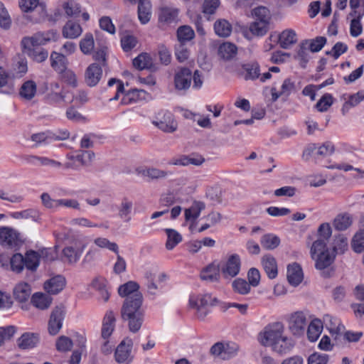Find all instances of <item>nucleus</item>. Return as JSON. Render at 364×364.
Wrapping results in <instances>:
<instances>
[{
	"label": "nucleus",
	"mask_w": 364,
	"mask_h": 364,
	"mask_svg": "<svg viewBox=\"0 0 364 364\" xmlns=\"http://www.w3.org/2000/svg\"><path fill=\"white\" fill-rule=\"evenodd\" d=\"M139 288V286L136 282L131 281L121 285L118 289V293L122 297L129 298L136 293H141Z\"/></svg>",
	"instance_id": "obj_45"
},
{
	"label": "nucleus",
	"mask_w": 364,
	"mask_h": 364,
	"mask_svg": "<svg viewBox=\"0 0 364 364\" xmlns=\"http://www.w3.org/2000/svg\"><path fill=\"white\" fill-rule=\"evenodd\" d=\"M25 267L32 271L36 270L39 265V255L35 251H29L24 257Z\"/></svg>",
	"instance_id": "obj_53"
},
{
	"label": "nucleus",
	"mask_w": 364,
	"mask_h": 364,
	"mask_svg": "<svg viewBox=\"0 0 364 364\" xmlns=\"http://www.w3.org/2000/svg\"><path fill=\"white\" fill-rule=\"evenodd\" d=\"M262 267L270 279H275L278 274L276 259L271 255H265L261 259Z\"/></svg>",
	"instance_id": "obj_19"
},
{
	"label": "nucleus",
	"mask_w": 364,
	"mask_h": 364,
	"mask_svg": "<svg viewBox=\"0 0 364 364\" xmlns=\"http://www.w3.org/2000/svg\"><path fill=\"white\" fill-rule=\"evenodd\" d=\"M36 84L33 80L25 82L21 87L19 95L27 100L33 99L36 93Z\"/></svg>",
	"instance_id": "obj_40"
},
{
	"label": "nucleus",
	"mask_w": 364,
	"mask_h": 364,
	"mask_svg": "<svg viewBox=\"0 0 364 364\" xmlns=\"http://www.w3.org/2000/svg\"><path fill=\"white\" fill-rule=\"evenodd\" d=\"M323 329V324L321 320L314 319L309 325L307 336L310 341H316L319 337Z\"/></svg>",
	"instance_id": "obj_38"
},
{
	"label": "nucleus",
	"mask_w": 364,
	"mask_h": 364,
	"mask_svg": "<svg viewBox=\"0 0 364 364\" xmlns=\"http://www.w3.org/2000/svg\"><path fill=\"white\" fill-rule=\"evenodd\" d=\"M287 279L293 286L299 285L303 279V272L299 264L293 263L287 267Z\"/></svg>",
	"instance_id": "obj_28"
},
{
	"label": "nucleus",
	"mask_w": 364,
	"mask_h": 364,
	"mask_svg": "<svg viewBox=\"0 0 364 364\" xmlns=\"http://www.w3.org/2000/svg\"><path fill=\"white\" fill-rule=\"evenodd\" d=\"M72 346L73 341L67 336H62L56 341V348L58 351L65 352L70 350Z\"/></svg>",
	"instance_id": "obj_63"
},
{
	"label": "nucleus",
	"mask_w": 364,
	"mask_h": 364,
	"mask_svg": "<svg viewBox=\"0 0 364 364\" xmlns=\"http://www.w3.org/2000/svg\"><path fill=\"white\" fill-rule=\"evenodd\" d=\"M51 66L58 73L68 68V61L63 53L53 52L50 55Z\"/></svg>",
	"instance_id": "obj_35"
},
{
	"label": "nucleus",
	"mask_w": 364,
	"mask_h": 364,
	"mask_svg": "<svg viewBox=\"0 0 364 364\" xmlns=\"http://www.w3.org/2000/svg\"><path fill=\"white\" fill-rule=\"evenodd\" d=\"M333 103V97L330 94H325L316 103V107L319 112L326 111Z\"/></svg>",
	"instance_id": "obj_64"
},
{
	"label": "nucleus",
	"mask_w": 364,
	"mask_h": 364,
	"mask_svg": "<svg viewBox=\"0 0 364 364\" xmlns=\"http://www.w3.org/2000/svg\"><path fill=\"white\" fill-rule=\"evenodd\" d=\"M260 242L263 248L266 250H274L279 245L280 239L275 235L266 234L262 237Z\"/></svg>",
	"instance_id": "obj_51"
},
{
	"label": "nucleus",
	"mask_w": 364,
	"mask_h": 364,
	"mask_svg": "<svg viewBox=\"0 0 364 364\" xmlns=\"http://www.w3.org/2000/svg\"><path fill=\"white\" fill-rule=\"evenodd\" d=\"M10 264L12 271L20 273L25 266L24 257L21 254H14L12 257L10 258Z\"/></svg>",
	"instance_id": "obj_54"
},
{
	"label": "nucleus",
	"mask_w": 364,
	"mask_h": 364,
	"mask_svg": "<svg viewBox=\"0 0 364 364\" xmlns=\"http://www.w3.org/2000/svg\"><path fill=\"white\" fill-rule=\"evenodd\" d=\"M334 151V146L331 142H326L319 147H316L315 145H311L305 149L303 156L306 157L311 155L318 156H328L332 154Z\"/></svg>",
	"instance_id": "obj_18"
},
{
	"label": "nucleus",
	"mask_w": 364,
	"mask_h": 364,
	"mask_svg": "<svg viewBox=\"0 0 364 364\" xmlns=\"http://www.w3.org/2000/svg\"><path fill=\"white\" fill-rule=\"evenodd\" d=\"M268 24L253 21L250 25V33L255 36H263L268 31Z\"/></svg>",
	"instance_id": "obj_59"
},
{
	"label": "nucleus",
	"mask_w": 364,
	"mask_h": 364,
	"mask_svg": "<svg viewBox=\"0 0 364 364\" xmlns=\"http://www.w3.org/2000/svg\"><path fill=\"white\" fill-rule=\"evenodd\" d=\"M133 65L139 70H150L156 71L157 70L151 57L146 53H142L136 57L133 60Z\"/></svg>",
	"instance_id": "obj_20"
},
{
	"label": "nucleus",
	"mask_w": 364,
	"mask_h": 364,
	"mask_svg": "<svg viewBox=\"0 0 364 364\" xmlns=\"http://www.w3.org/2000/svg\"><path fill=\"white\" fill-rule=\"evenodd\" d=\"M269 38L272 41L279 43V46H291L296 44L298 40L296 31L291 28L285 29L280 33H272Z\"/></svg>",
	"instance_id": "obj_11"
},
{
	"label": "nucleus",
	"mask_w": 364,
	"mask_h": 364,
	"mask_svg": "<svg viewBox=\"0 0 364 364\" xmlns=\"http://www.w3.org/2000/svg\"><path fill=\"white\" fill-rule=\"evenodd\" d=\"M165 232L167 235L166 248L171 250L182 241V235L174 229L166 228Z\"/></svg>",
	"instance_id": "obj_39"
},
{
	"label": "nucleus",
	"mask_w": 364,
	"mask_h": 364,
	"mask_svg": "<svg viewBox=\"0 0 364 364\" xmlns=\"http://www.w3.org/2000/svg\"><path fill=\"white\" fill-rule=\"evenodd\" d=\"M133 207V203L127 198H124L118 208L119 217L122 219H124L125 221L129 222L131 220L129 216Z\"/></svg>",
	"instance_id": "obj_46"
},
{
	"label": "nucleus",
	"mask_w": 364,
	"mask_h": 364,
	"mask_svg": "<svg viewBox=\"0 0 364 364\" xmlns=\"http://www.w3.org/2000/svg\"><path fill=\"white\" fill-rule=\"evenodd\" d=\"M18 243V233L9 227L0 228V245L7 247H14Z\"/></svg>",
	"instance_id": "obj_12"
},
{
	"label": "nucleus",
	"mask_w": 364,
	"mask_h": 364,
	"mask_svg": "<svg viewBox=\"0 0 364 364\" xmlns=\"http://www.w3.org/2000/svg\"><path fill=\"white\" fill-rule=\"evenodd\" d=\"M94 243L100 248H106L118 254L119 247L117 243L110 242L105 237H97L95 239Z\"/></svg>",
	"instance_id": "obj_58"
},
{
	"label": "nucleus",
	"mask_w": 364,
	"mask_h": 364,
	"mask_svg": "<svg viewBox=\"0 0 364 364\" xmlns=\"http://www.w3.org/2000/svg\"><path fill=\"white\" fill-rule=\"evenodd\" d=\"M205 203L200 201H195L192 205L185 210V218L186 220L196 219L200 212L205 209Z\"/></svg>",
	"instance_id": "obj_48"
},
{
	"label": "nucleus",
	"mask_w": 364,
	"mask_h": 364,
	"mask_svg": "<svg viewBox=\"0 0 364 364\" xmlns=\"http://www.w3.org/2000/svg\"><path fill=\"white\" fill-rule=\"evenodd\" d=\"M19 7L23 12H29L37 9L41 12V17L46 16L45 5L39 3V0H19Z\"/></svg>",
	"instance_id": "obj_31"
},
{
	"label": "nucleus",
	"mask_w": 364,
	"mask_h": 364,
	"mask_svg": "<svg viewBox=\"0 0 364 364\" xmlns=\"http://www.w3.org/2000/svg\"><path fill=\"white\" fill-rule=\"evenodd\" d=\"M323 47H299L296 51V54L294 55V58L299 61V65L305 68L307 63L310 59V53H317L321 50Z\"/></svg>",
	"instance_id": "obj_22"
},
{
	"label": "nucleus",
	"mask_w": 364,
	"mask_h": 364,
	"mask_svg": "<svg viewBox=\"0 0 364 364\" xmlns=\"http://www.w3.org/2000/svg\"><path fill=\"white\" fill-rule=\"evenodd\" d=\"M142 302L141 293H136L125 299L121 309L122 318L128 322L129 329L132 333L138 332L144 321Z\"/></svg>",
	"instance_id": "obj_3"
},
{
	"label": "nucleus",
	"mask_w": 364,
	"mask_h": 364,
	"mask_svg": "<svg viewBox=\"0 0 364 364\" xmlns=\"http://www.w3.org/2000/svg\"><path fill=\"white\" fill-rule=\"evenodd\" d=\"M64 316V310L61 306H56L51 312L49 322L48 331L51 335H55L62 327V321Z\"/></svg>",
	"instance_id": "obj_13"
},
{
	"label": "nucleus",
	"mask_w": 364,
	"mask_h": 364,
	"mask_svg": "<svg viewBox=\"0 0 364 364\" xmlns=\"http://www.w3.org/2000/svg\"><path fill=\"white\" fill-rule=\"evenodd\" d=\"M217 54L220 60L230 61L236 58L237 47H217Z\"/></svg>",
	"instance_id": "obj_43"
},
{
	"label": "nucleus",
	"mask_w": 364,
	"mask_h": 364,
	"mask_svg": "<svg viewBox=\"0 0 364 364\" xmlns=\"http://www.w3.org/2000/svg\"><path fill=\"white\" fill-rule=\"evenodd\" d=\"M60 80L72 87L77 86V77L73 70L66 68L58 73Z\"/></svg>",
	"instance_id": "obj_47"
},
{
	"label": "nucleus",
	"mask_w": 364,
	"mask_h": 364,
	"mask_svg": "<svg viewBox=\"0 0 364 364\" xmlns=\"http://www.w3.org/2000/svg\"><path fill=\"white\" fill-rule=\"evenodd\" d=\"M194 35L193 30L188 26H181L177 31L178 39L181 43L191 40Z\"/></svg>",
	"instance_id": "obj_56"
},
{
	"label": "nucleus",
	"mask_w": 364,
	"mask_h": 364,
	"mask_svg": "<svg viewBox=\"0 0 364 364\" xmlns=\"http://www.w3.org/2000/svg\"><path fill=\"white\" fill-rule=\"evenodd\" d=\"M352 248L357 253H360L364 250V231L354 235L352 240Z\"/></svg>",
	"instance_id": "obj_61"
},
{
	"label": "nucleus",
	"mask_w": 364,
	"mask_h": 364,
	"mask_svg": "<svg viewBox=\"0 0 364 364\" xmlns=\"http://www.w3.org/2000/svg\"><path fill=\"white\" fill-rule=\"evenodd\" d=\"M348 248V238L343 234L334 235L332 242V252L343 254Z\"/></svg>",
	"instance_id": "obj_36"
},
{
	"label": "nucleus",
	"mask_w": 364,
	"mask_h": 364,
	"mask_svg": "<svg viewBox=\"0 0 364 364\" xmlns=\"http://www.w3.org/2000/svg\"><path fill=\"white\" fill-rule=\"evenodd\" d=\"M149 94L144 90L132 89L127 92L123 96L121 103L129 105L141 100H146Z\"/></svg>",
	"instance_id": "obj_23"
},
{
	"label": "nucleus",
	"mask_w": 364,
	"mask_h": 364,
	"mask_svg": "<svg viewBox=\"0 0 364 364\" xmlns=\"http://www.w3.org/2000/svg\"><path fill=\"white\" fill-rule=\"evenodd\" d=\"M11 81V75L2 66H0V88L5 87L6 88V93H12L14 85Z\"/></svg>",
	"instance_id": "obj_49"
},
{
	"label": "nucleus",
	"mask_w": 364,
	"mask_h": 364,
	"mask_svg": "<svg viewBox=\"0 0 364 364\" xmlns=\"http://www.w3.org/2000/svg\"><path fill=\"white\" fill-rule=\"evenodd\" d=\"M106 48V47H95L92 51L93 60L99 62L102 66L107 65V52Z\"/></svg>",
	"instance_id": "obj_60"
},
{
	"label": "nucleus",
	"mask_w": 364,
	"mask_h": 364,
	"mask_svg": "<svg viewBox=\"0 0 364 364\" xmlns=\"http://www.w3.org/2000/svg\"><path fill=\"white\" fill-rule=\"evenodd\" d=\"M178 9L170 6H161L159 14L160 23L170 24L176 21L178 18Z\"/></svg>",
	"instance_id": "obj_26"
},
{
	"label": "nucleus",
	"mask_w": 364,
	"mask_h": 364,
	"mask_svg": "<svg viewBox=\"0 0 364 364\" xmlns=\"http://www.w3.org/2000/svg\"><path fill=\"white\" fill-rule=\"evenodd\" d=\"M69 137V133L64 132L62 136H56L55 134L50 132H39L31 135V141L36 143V145L41 144H50L53 141L64 140Z\"/></svg>",
	"instance_id": "obj_15"
},
{
	"label": "nucleus",
	"mask_w": 364,
	"mask_h": 364,
	"mask_svg": "<svg viewBox=\"0 0 364 364\" xmlns=\"http://www.w3.org/2000/svg\"><path fill=\"white\" fill-rule=\"evenodd\" d=\"M23 53L38 63L44 61L48 56V52L43 47H23Z\"/></svg>",
	"instance_id": "obj_33"
},
{
	"label": "nucleus",
	"mask_w": 364,
	"mask_h": 364,
	"mask_svg": "<svg viewBox=\"0 0 364 364\" xmlns=\"http://www.w3.org/2000/svg\"><path fill=\"white\" fill-rule=\"evenodd\" d=\"M353 223V216L348 213L338 214L333 220L332 225L335 230L344 231Z\"/></svg>",
	"instance_id": "obj_25"
},
{
	"label": "nucleus",
	"mask_w": 364,
	"mask_h": 364,
	"mask_svg": "<svg viewBox=\"0 0 364 364\" xmlns=\"http://www.w3.org/2000/svg\"><path fill=\"white\" fill-rule=\"evenodd\" d=\"M82 33L81 26L76 23L68 21L63 27V35L66 38H75Z\"/></svg>",
	"instance_id": "obj_44"
},
{
	"label": "nucleus",
	"mask_w": 364,
	"mask_h": 364,
	"mask_svg": "<svg viewBox=\"0 0 364 364\" xmlns=\"http://www.w3.org/2000/svg\"><path fill=\"white\" fill-rule=\"evenodd\" d=\"M102 69L97 63L90 64L85 73V81L90 87L95 86L101 79Z\"/></svg>",
	"instance_id": "obj_16"
},
{
	"label": "nucleus",
	"mask_w": 364,
	"mask_h": 364,
	"mask_svg": "<svg viewBox=\"0 0 364 364\" xmlns=\"http://www.w3.org/2000/svg\"><path fill=\"white\" fill-rule=\"evenodd\" d=\"M288 328L293 336L299 337L304 333L307 318L303 311L291 314L287 319Z\"/></svg>",
	"instance_id": "obj_8"
},
{
	"label": "nucleus",
	"mask_w": 364,
	"mask_h": 364,
	"mask_svg": "<svg viewBox=\"0 0 364 364\" xmlns=\"http://www.w3.org/2000/svg\"><path fill=\"white\" fill-rule=\"evenodd\" d=\"M53 301V298L44 293L37 292L31 296V302L37 309L46 310L48 309Z\"/></svg>",
	"instance_id": "obj_27"
},
{
	"label": "nucleus",
	"mask_w": 364,
	"mask_h": 364,
	"mask_svg": "<svg viewBox=\"0 0 364 364\" xmlns=\"http://www.w3.org/2000/svg\"><path fill=\"white\" fill-rule=\"evenodd\" d=\"M115 316L112 311L106 313L102 328V336L104 339L107 338L112 333L115 326Z\"/></svg>",
	"instance_id": "obj_30"
},
{
	"label": "nucleus",
	"mask_w": 364,
	"mask_h": 364,
	"mask_svg": "<svg viewBox=\"0 0 364 364\" xmlns=\"http://www.w3.org/2000/svg\"><path fill=\"white\" fill-rule=\"evenodd\" d=\"M332 235L329 223H324L319 225L316 239L310 247V255L315 262V267L322 270L330 267L334 262L336 254L327 247V243Z\"/></svg>",
	"instance_id": "obj_1"
},
{
	"label": "nucleus",
	"mask_w": 364,
	"mask_h": 364,
	"mask_svg": "<svg viewBox=\"0 0 364 364\" xmlns=\"http://www.w3.org/2000/svg\"><path fill=\"white\" fill-rule=\"evenodd\" d=\"M214 31L216 35L220 37L225 38L230 35L232 32V25L224 18L218 19L214 23Z\"/></svg>",
	"instance_id": "obj_37"
},
{
	"label": "nucleus",
	"mask_w": 364,
	"mask_h": 364,
	"mask_svg": "<svg viewBox=\"0 0 364 364\" xmlns=\"http://www.w3.org/2000/svg\"><path fill=\"white\" fill-rule=\"evenodd\" d=\"M219 266L215 264H210L200 273V278L203 280L214 282L219 279Z\"/></svg>",
	"instance_id": "obj_41"
},
{
	"label": "nucleus",
	"mask_w": 364,
	"mask_h": 364,
	"mask_svg": "<svg viewBox=\"0 0 364 364\" xmlns=\"http://www.w3.org/2000/svg\"><path fill=\"white\" fill-rule=\"evenodd\" d=\"M152 123L160 130L166 133H173L178 128V123L173 114L168 110L159 111Z\"/></svg>",
	"instance_id": "obj_7"
},
{
	"label": "nucleus",
	"mask_w": 364,
	"mask_h": 364,
	"mask_svg": "<svg viewBox=\"0 0 364 364\" xmlns=\"http://www.w3.org/2000/svg\"><path fill=\"white\" fill-rule=\"evenodd\" d=\"M252 16L254 21L260 22L264 24L269 23L270 13L267 8L264 6H258L252 11Z\"/></svg>",
	"instance_id": "obj_42"
},
{
	"label": "nucleus",
	"mask_w": 364,
	"mask_h": 364,
	"mask_svg": "<svg viewBox=\"0 0 364 364\" xmlns=\"http://www.w3.org/2000/svg\"><path fill=\"white\" fill-rule=\"evenodd\" d=\"M323 321L332 334H338L344 329V326L340 323L339 321L330 315H326Z\"/></svg>",
	"instance_id": "obj_50"
},
{
	"label": "nucleus",
	"mask_w": 364,
	"mask_h": 364,
	"mask_svg": "<svg viewBox=\"0 0 364 364\" xmlns=\"http://www.w3.org/2000/svg\"><path fill=\"white\" fill-rule=\"evenodd\" d=\"M364 100V91H359L349 97L348 100L344 104L343 110L355 107Z\"/></svg>",
	"instance_id": "obj_62"
},
{
	"label": "nucleus",
	"mask_w": 364,
	"mask_h": 364,
	"mask_svg": "<svg viewBox=\"0 0 364 364\" xmlns=\"http://www.w3.org/2000/svg\"><path fill=\"white\" fill-rule=\"evenodd\" d=\"M65 283V279L63 276L57 275L44 283V289L49 294H56L63 289Z\"/></svg>",
	"instance_id": "obj_21"
},
{
	"label": "nucleus",
	"mask_w": 364,
	"mask_h": 364,
	"mask_svg": "<svg viewBox=\"0 0 364 364\" xmlns=\"http://www.w3.org/2000/svg\"><path fill=\"white\" fill-rule=\"evenodd\" d=\"M38 341L39 337L37 333L26 332L17 340V345L19 348L26 350L34 348Z\"/></svg>",
	"instance_id": "obj_24"
},
{
	"label": "nucleus",
	"mask_w": 364,
	"mask_h": 364,
	"mask_svg": "<svg viewBox=\"0 0 364 364\" xmlns=\"http://www.w3.org/2000/svg\"><path fill=\"white\" fill-rule=\"evenodd\" d=\"M242 68L247 73L245 76V80H255L259 77V66L257 63L245 64Z\"/></svg>",
	"instance_id": "obj_55"
},
{
	"label": "nucleus",
	"mask_w": 364,
	"mask_h": 364,
	"mask_svg": "<svg viewBox=\"0 0 364 364\" xmlns=\"http://www.w3.org/2000/svg\"><path fill=\"white\" fill-rule=\"evenodd\" d=\"M218 303V299L209 294L192 295L189 299L191 307L196 310V316L200 320H203L208 313L206 308Z\"/></svg>",
	"instance_id": "obj_5"
},
{
	"label": "nucleus",
	"mask_w": 364,
	"mask_h": 364,
	"mask_svg": "<svg viewBox=\"0 0 364 364\" xmlns=\"http://www.w3.org/2000/svg\"><path fill=\"white\" fill-rule=\"evenodd\" d=\"M241 260L237 254H232L221 266L220 271L224 278L230 279L236 277L240 271Z\"/></svg>",
	"instance_id": "obj_9"
},
{
	"label": "nucleus",
	"mask_w": 364,
	"mask_h": 364,
	"mask_svg": "<svg viewBox=\"0 0 364 364\" xmlns=\"http://www.w3.org/2000/svg\"><path fill=\"white\" fill-rule=\"evenodd\" d=\"M138 17L142 24L150 21L152 14L151 4L149 0H144L138 4Z\"/></svg>",
	"instance_id": "obj_32"
},
{
	"label": "nucleus",
	"mask_w": 364,
	"mask_h": 364,
	"mask_svg": "<svg viewBox=\"0 0 364 364\" xmlns=\"http://www.w3.org/2000/svg\"><path fill=\"white\" fill-rule=\"evenodd\" d=\"M192 82V72L188 68H179L174 75V87L178 91L188 90Z\"/></svg>",
	"instance_id": "obj_10"
},
{
	"label": "nucleus",
	"mask_w": 364,
	"mask_h": 364,
	"mask_svg": "<svg viewBox=\"0 0 364 364\" xmlns=\"http://www.w3.org/2000/svg\"><path fill=\"white\" fill-rule=\"evenodd\" d=\"M60 35L54 31H39L31 36H25L21 41V46H43L58 42Z\"/></svg>",
	"instance_id": "obj_6"
},
{
	"label": "nucleus",
	"mask_w": 364,
	"mask_h": 364,
	"mask_svg": "<svg viewBox=\"0 0 364 364\" xmlns=\"http://www.w3.org/2000/svg\"><path fill=\"white\" fill-rule=\"evenodd\" d=\"M205 161V159L201 156H198L196 157H193L191 156L186 155H181L177 157H173L171 159L168 164L170 166H187L190 164L194 166H200Z\"/></svg>",
	"instance_id": "obj_14"
},
{
	"label": "nucleus",
	"mask_w": 364,
	"mask_h": 364,
	"mask_svg": "<svg viewBox=\"0 0 364 364\" xmlns=\"http://www.w3.org/2000/svg\"><path fill=\"white\" fill-rule=\"evenodd\" d=\"M232 287L235 292L242 295L247 294L251 289V285L245 279L240 278L232 282Z\"/></svg>",
	"instance_id": "obj_52"
},
{
	"label": "nucleus",
	"mask_w": 364,
	"mask_h": 364,
	"mask_svg": "<svg viewBox=\"0 0 364 364\" xmlns=\"http://www.w3.org/2000/svg\"><path fill=\"white\" fill-rule=\"evenodd\" d=\"M138 172L141 176L148 177L151 180L166 178L168 175L171 174V173L169 171H166L165 170L159 169L154 167L142 168L141 170H139Z\"/></svg>",
	"instance_id": "obj_34"
},
{
	"label": "nucleus",
	"mask_w": 364,
	"mask_h": 364,
	"mask_svg": "<svg viewBox=\"0 0 364 364\" xmlns=\"http://www.w3.org/2000/svg\"><path fill=\"white\" fill-rule=\"evenodd\" d=\"M31 294V286L26 282L18 283L14 289V296L19 302L26 301Z\"/></svg>",
	"instance_id": "obj_29"
},
{
	"label": "nucleus",
	"mask_w": 364,
	"mask_h": 364,
	"mask_svg": "<svg viewBox=\"0 0 364 364\" xmlns=\"http://www.w3.org/2000/svg\"><path fill=\"white\" fill-rule=\"evenodd\" d=\"M132 345V340L128 338L119 344L114 353L115 360L118 363H123L129 359Z\"/></svg>",
	"instance_id": "obj_17"
},
{
	"label": "nucleus",
	"mask_w": 364,
	"mask_h": 364,
	"mask_svg": "<svg viewBox=\"0 0 364 364\" xmlns=\"http://www.w3.org/2000/svg\"><path fill=\"white\" fill-rule=\"evenodd\" d=\"M291 58V53L279 50L272 53L270 61L274 64H282L288 62Z\"/></svg>",
	"instance_id": "obj_57"
},
{
	"label": "nucleus",
	"mask_w": 364,
	"mask_h": 364,
	"mask_svg": "<svg viewBox=\"0 0 364 364\" xmlns=\"http://www.w3.org/2000/svg\"><path fill=\"white\" fill-rule=\"evenodd\" d=\"M259 342L265 347H270L275 353H288L295 346V341L285 334V327L281 322L267 325L258 335Z\"/></svg>",
	"instance_id": "obj_2"
},
{
	"label": "nucleus",
	"mask_w": 364,
	"mask_h": 364,
	"mask_svg": "<svg viewBox=\"0 0 364 364\" xmlns=\"http://www.w3.org/2000/svg\"><path fill=\"white\" fill-rule=\"evenodd\" d=\"M87 246L83 239L78 237H73L63 250L64 262L74 264H76L82 256Z\"/></svg>",
	"instance_id": "obj_4"
}]
</instances>
